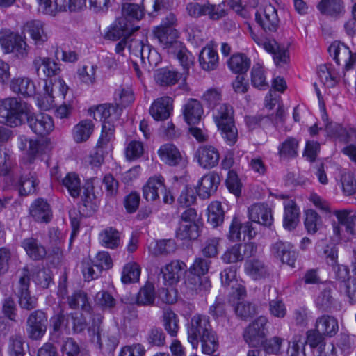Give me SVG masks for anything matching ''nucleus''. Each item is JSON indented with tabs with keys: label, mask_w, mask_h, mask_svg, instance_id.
I'll use <instances>...</instances> for the list:
<instances>
[{
	"label": "nucleus",
	"mask_w": 356,
	"mask_h": 356,
	"mask_svg": "<svg viewBox=\"0 0 356 356\" xmlns=\"http://www.w3.org/2000/svg\"><path fill=\"white\" fill-rule=\"evenodd\" d=\"M129 50L136 57H139L142 67L145 70L150 71L161 61V57L155 49L140 41H134L129 46Z\"/></svg>",
	"instance_id": "nucleus-7"
},
{
	"label": "nucleus",
	"mask_w": 356,
	"mask_h": 356,
	"mask_svg": "<svg viewBox=\"0 0 356 356\" xmlns=\"http://www.w3.org/2000/svg\"><path fill=\"white\" fill-rule=\"evenodd\" d=\"M316 329L324 336L334 337L339 330L338 321L333 316L323 315L316 319Z\"/></svg>",
	"instance_id": "nucleus-33"
},
{
	"label": "nucleus",
	"mask_w": 356,
	"mask_h": 356,
	"mask_svg": "<svg viewBox=\"0 0 356 356\" xmlns=\"http://www.w3.org/2000/svg\"><path fill=\"white\" fill-rule=\"evenodd\" d=\"M284 213L283 226L289 231L294 229L299 222L300 209L292 200L284 202Z\"/></svg>",
	"instance_id": "nucleus-26"
},
{
	"label": "nucleus",
	"mask_w": 356,
	"mask_h": 356,
	"mask_svg": "<svg viewBox=\"0 0 356 356\" xmlns=\"http://www.w3.org/2000/svg\"><path fill=\"white\" fill-rule=\"evenodd\" d=\"M115 106L122 111V108L126 107L134 101L132 90L130 88L121 87L115 92Z\"/></svg>",
	"instance_id": "nucleus-49"
},
{
	"label": "nucleus",
	"mask_w": 356,
	"mask_h": 356,
	"mask_svg": "<svg viewBox=\"0 0 356 356\" xmlns=\"http://www.w3.org/2000/svg\"><path fill=\"white\" fill-rule=\"evenodd\" d=\"M24 30L30 34L31 38L37 45H41L48 40V36L44 29V24L39 20L28 22L24 26Z\"/></svg>",
	"instance_id": "nucleus-34"
},
{
	"label": "nucleus",
	"mask_w": 356,
	"mask_h": 356,
	"mask_svg": "<svg viewBox=\"0 0 356 356\" xmlns=\"http://www.w3.org/2000/svg\"><path fill=\"white\" fill-rule=\"evenodd\" d=\"M18 281L15 284V293L18 298V302L22 309L30 311L37 307L38 298L31 296L29 291L30 270L25 266L18 270Z\"/></svg>",
	"instance_id": "nucleus-4"
},
{
	"label": "nucleus",
	"mask_w": 356,
	"mask_h": 356,
	"mask_svg": "<svg viewBox=\"0 0 356 356\" xmlns=\"http://www.w3.org/2000/svg\"><path fill=\"white\" fill-rule=\"evenodd\" d=\"M155 300V289L153 284L147 282L137 293L136 302L138 305H153Z\"/></svg>",
	"instance_id": "nucleus-45"
},
{
	"label": "nucleus",
	"mask_w": 356,
	"mask_h": 356,
	"mask_svg": "<svg viewBox=\"0 0 356 356\" xmlns=\"http://www.w3.org/2000/svg\"><path fill=\"white\" fill-rule=\"evenodd\" d=\"M115 127L111 122H105L102 124V134L97 145L106 149L108 143L114 139Z\"/></svg>",
	"instance_id": "nucleus-62"
},
{
	"label": "nucleus",
	"mask_w": 356,
	"mask_h": 356,
	"mask_svg": "<svg viewBox=\"0 0 356 356\" xmlns=\"http://www.w3.org/2000/svg\"><path fill=\"white\" fill-rule=\"evenodd\" d=\"M158 154L163 162L171 166L178 165L181 160L179 149L170 143L161 145L158 150Z\"/></svg>",
	"instance_id": "nucleus-32"
},
{
	"label": "nucleus",
	"mask_w": 356,
	"mask_h": 356,
	"mask_svg": "<svg viewBox=\"0 0 356 356\" xmlns=\"http://www.w3.org/2000/svg\"><path fill=\"white\" fill-rule=\"evenodd\" d=\"M227 63L231 71L240 75L246 73L250 68L251 62L245 54L237 53L231 56Z\"/></svg>",
	"instance_id": "nucleus-41"
},
{
	"label": "nucleus",
	"mask_w": 356,
	"mask_h": 356,
	"mask_svg": "<svg viewBox=\"0 0 356 356\" xmlns=\"http://www.w3.org/2000/svg\"><path fill=\"white\" fill-rule=\"evenodd\" d=\"M62 183L72 197L76 198L79 196L81 191V180L76 174L74 172L67 174L63 179Z\"/></svg>",
	"instance_id": "nucleus-47"
},
{
	"label": "nucleus",
	"mask_w": 356,
	"mask_h": 356,
	"mask_svg": "<svg viewBox=\"0 0 356 356\" xmlns=\"http://www.w3.org/2000/svg\"><path fill=\"white\" fill-rule=\"evenodd\" d=\"M271 253L282 263L293 266L298 257L293 245L288 242L277 241L271 245Z\"/></svg>",
	"instance_id": "nucleus-14"
},
{
	"label": "nucleus",
	"mask_w": 356,
	"mask_h": 356,
	"mask_svg": "<svg viewBox=\"0 0 356 356\" xmlns=\"http://www.w3.org/2000/svg\"><path fill=\"white\" fill-rule=\"evenodd\" d=\"M120 111L115 105L106 104H100L95 108H90L88 111L90 115H93L96 120L99 118L102 121V124L105 122H111L113 124V121L118 119Z\"/></svg>",
	"instance_id": "nucleus-22"
},
{
	"label": "nucleus",
	"mask_w": 356,
	"mask_h": 356,
	"mask_svg": "<svg viewBox=\"0 0 356 356\" xmlns=\"http://www.w3.org/2000/svg\"><path fill=\"white\" fill-rule=\"evenodd\" d=\"M221 259L226 264L242 261V244L237 243L228 248L222 255Z\"/></svg>",
	"instance_id": "nucleus-59"
},
{
	"label": "nucleus",
	"mask_w": 356,
	"mask_h": 356,
	"mask_svg": "<svg viewBox=\"0 0 356 356\" xmlns=\"http://www.w3.org/2000/svg\"><path fill=\"white\" fill-rule=\"evenodd\" d=\"M202 353L212 355L218 348V339L214 331L200 338Z\"/></svg>",
	"instance_id": "nucleus-52"
},
{
	"label": "nucleus",
	"mask_w": 356,
	"mask_h": 356,
	"mask_svg": "<svg viewBox=\"0 0 356 356\" xmlns=\"http://www.w3.org/2000/svg\"><path fill=\"white\" fill-rule=\"evenodd\" d=\"M127 33L126 24L123 19L115 22L113 24L104 35L106 39L115 41L120 39Z\"/></svg>",
	"instance_id": "nucleus-54"
},
{
	"label": "nucleus",
	"mask_w": 356,
	"mask_h": 356,
	"mask_svg": "<svg viewBox=\"0 0 356 356\" xmlns=\"http://www.w3.org/2000/svg\"><path fill=\"white\" fill-rule=\"evenodd\" d=\"M268 319L260 316L245 329L243 336L245 341L250 346L261 344L267 334Z\"/></svg>",
	"instance_id": "nucleus-8"
},
{
	"label": "nucleus",
	"mask_w": 356,
	"mask_h": 356,
	"mask_svg": "<svg viewBox=\"0 0 356 356\" xmlns=\"http://www.w3.org/2000/svg\"><path fill=\"white\" fill-rule=\"evenodd\" d=\"M248 217L251 222L270 227L273 222L272 210L267 204H254L248 208Z\"/></svg>",
	"instance_id": "nucleus-16"
},
{
	"label": "nucleus",
	"mask_w": 356,
	"mask_h": 356,
	"mask_svg": "<svg viewBox=\"0 0 356 356\" xmlns=\"http://www.w3.org/2000/svg\"><path fill=\"white\" fill-rule=\"evenodd\" d=\"M176 249L177 245L173 239L160 240L154 244L152 253L154 255L168 254L174 252Z\"/></svg>",
	"instance_id": "nucleus-61"
},
{
	"label": "nucleus",
	"mask_w": 356,
	"mask_h": 356,
	"mask_svg": "<svg viewBox=\"0 0 356 356\" xmlns=\"http://www.w3.org/2000/svg\"><path fill=\"white\" fill-rule=\"evenodd\" d=\"M94 131V124L92 120L86 119L81 120L72 129L74 140L77 143L86 142Z\"/></svg>",
	"instance_id": "nucleus-37"
},
{
	"label": "nucleus",
	"mask_w": 356,
	"mask_h": 356,
	"mask_svg": "<svg viewBox=\"0 0 356 356\" xmlns=\"http://www.w3.org/2000/svg\"><path fill=\"white\" fill-rule=\"evenodd\" d=\"M334 215L348 234L356 235V214H351L350 211L340 210L336 211Z\"/></svg>",
	"instance_id": "nucleus-43"
},
{
	"label": "nucleus",
	"mask_w": 356,
	"mask_h": 356,
	"mask_svg": "<svg viewBox=\"0 0 356 356\" xmlns=\"http://www.w3.org/2000/svg\"><path fill=\"white\" fill-rule=\"evenodd\" d=\"M47 316L42 310H35L30 314L26 321V332L31 339H41L47 331Z\"/></svg>",
	"instance_id": "nucleus-9"
},
{
	"label": "nucleus",
	"mask_w": 356,
	"mask_h": 356,
	"mask_svg": "<svg viewBox=\"0 0 356 356\" xmlns=\"http://www.w3.org/2000/svg\"><path fill=\"white\" fill-rule=\"evenodd\" d=\"M30 112V106L15 97L0 99V123L16 127L21 125L23 117Z\"/></svg>",
	"instance_id": "nucleus-1"
},
{
	"label": "nucleus",
	"mask_w": 356,
	"mask_h": 356,
	"mask_svg": "<svg viewBox=\"0 0 356 356\" xmlns=\"http://www.w3.org/2000/svg\"><path fill=\"white\" fill-rule=\"evenodd\" d=\"M242 233L249 238H254L257 234L252 222H246L243 225L239 218L234 216L229 225L227 237L232 241H241Z\"/></svg>",
	"instance_id": "nucleus-17"
},
{
	"label": "nucleus",
	"mask_w": 356,
	"mask_h": 356,
	"mask_svg": "<svg viewBox=\"0 0 356 356\" xmlns=\"http://www.w3.org/2000/svg\"><path fill=\"white\" fill-rule=\"evenodd\" d=\"M328 51L337 65H339L341 61L345 63L346 71L353 69L356 63V54H353L343 43L337 41L332 42L328 48Z\"/></svg>",
	"instance_id": "nucleus-10"
},
{
	"label": "nucleus",
	"mask_w": 356,
	"mask_h": 356,
	"mask_svg": "<svg viewBox=\"0 0 356 356\" xmlns=\"http://www.w3.org/2000/svg\"><path fill=\"white\" fill-rule=\"evenodd\" d=\"M163 326L171 337H175L179 330V320L176 314L172 310L167 309L163 312Z\"/></svg>",
	"instance_id": "nucleus-48"
},
{
	"label": "nucleus",
	"mask_w": 356,
	"mask_h": 356,
	"mask_svg": "<svg viewBox=\"0 0 356 356\" xmlns=\"http://www.w3.org/2000/svg\"><path fill=\"white\" fill-rule=\"evenodd\" d=\"M154 34L168 54H170V49H172L176 43H181L177 40L178 33L172 27H157Z\"/></svg>",
	"instance_id": "nucleus-24"
},
{
	"label": "nucleus",
	"mask_w": 356,
	"mask_h": 356,
	"mask_svg": "<svg viewBox=\"0 0 356 356\" xmlns=\"http://www.w3.org/2000/svg\"><path fill=\"white\" fill-rule=\"evenodd\" d=\"M255 19L266 32H275L279 26L280 20L277 10L271 5L265 7L263 16L257 13Z\"/></svg>",
	"instance_id": "nucleus-19"
},
{
	"label": "nucleus",
	"mask_w": 356,
	"mask_h": 356,
	"mask_svg": "<svg viewBox=\"0 0 356 356\" xmlns=\"http://www.w3.org/2000/svg\"><path fill=\"white\" fill-rule=\"evenodd\" d=\"M326 131L345 143L356 145V128H344L339 124L331 123L326 125Z\"/></svg>",
	"instance_id": "nucleus-23"
},
{
	"label": "nucleus",
	"mask_w": 356,
	"mask_h": 356,
	"mask_svg": "<svg viewBox=\"0 0 356 356\" xmlns=\"http://www.w3.org/2000/svg\"><path fill=\"white\" fill-rule=\"evenodd\" d=\"M165 285L172 286L178 283L187 272L186 264L179 260L172 261L161 269Z\"/></svg>",
	"instance_id": "nucleus-13"
},
{
	"label": "nucleus",
	"mask_w": 356,
	"mask_h": 356,
	"mask_svg": "<svg viewBox=\"0 0 356 356\" xmlns=\"http://www.w3.org/2000/svg\"><path fill=\"white\" fill-rule=\"evenodd\" d=\"M213 118L227 145H234L238 138V131L234 125L232 107L227 104H220Z\"/></svg>",
	"instance_id": "nucleus-3"
},
{
	"label": "nucleus",
	"mask_w": 356,
	"mask_h": 356,
	"mask_svg": "<svg viewBox=\"0 0 356 356\" xmlns=\"http://www.w3.org/2000/svg\"><path fill=\"white\" fill-rule=\"evenodd\" d=\"M251 82L254 87L259 89H265L268 86L264 67L259 63L254 64L251 70Z\"/></svg>",
	"instance_id": "nucleus-53"
},
{
	"label": "nucleus",
	"mask_w": 356,
	"mask_h": 356,
	"mask_svg": "<svg viewBox=\"0 0 356 356\" xmlns=\"http://www.w3.org/2000/svg\"><path fill=\"white\" fill-rule=\"evenodd\" d=\"M172 99L165 96L158 98L149 108V113L156 120H165L168 119L172 111Z\"/></svg>",
	"instance_id": "nucleus-20"
},
{
	"label": "nucleus",
	"mask_w": 356,
	"mask_h": 356,
	"mask_svg": "<svg viewBox=\"0 0 356 356\" xmlns=\"http://www.w3.org/2000/svg\"><path fill=\"white\" fill-rule=\"evenodd\" d=\"M199 226L197 223L179 222L176 229L177 238L181 241H191L198 238Z\"/></svg>",
	"instance_id": "nucleus-42"
},
{
	"label": "nucleus",
	"mask_w": 356,
	"mask_h": 356,
	"mask_svg": "<svg viewBox=\"0 0 356 356\" xmlns=\"http://www.w3.org/2000/svg\"><path fill=\"white\" fill-rule=\"evenodd\" d=\"M38 2L42 12L49 15L55 16L57 13L66 10V0H47V2L38 0Z\"/></svg>",
	"instance_id": "nucleus-46"
},
{
	"label": "nucleus",
	"mask_w": 356,
	"mask_h": 356,
	"mask_svg": "<svg viewBox=\"0 0 356 356\" xmlns=\"http://www.w3.org/2000/svg\"><path fill=\"white\" fill-rule=\"evenodd\" d=\"M97 66L84 65L80 67L77 71L78 78L80 81L88 86H92L96 82Z\"/></svg>",
	"instance_id": "nucleus-56"
},
{
	"label": "nucleus",
	"mask_w": 356,
	"mask_h": 356,
	"mask_svg": "<svg viewBox=\"0 0 356 356\" xmlns=\"http://www.w3.org/2000/svg\"><path fill=\"white\" fill-rule=\"evenodd\" d=\"M180 78L181 74L179 72L168 67L159 69L154 73V79L156 83L161 86L175 85Z\"/></svg>",
	"instance_id": "nucleus-38"
},
{
	"label": "nucleus",
	"mask_w": 356,
	"mask_h": 356,
	"mask_svg": "<svg viewBox=\"0 0 356 356\" xmlns=\"http://www.w3.org/2000/svg\"><path fill=\"white\" fill-rule=\"evenodd\" d=\"M245 271L253 280L264 279L270 275L268 267L259 259H249L245 263Z\"/></svg>",
	"instance_id": "nucleus-31"
},
{
	"label": "nucleus",
	"mask_w": 356,
	"mask_h": 356,
	"mask_svg": "<svg viewBox=\"0 0 356 356\" xmlns=\"http://www.w3.org/2000/svg\"><path fill=\"white\" fill-rule=\"evenodd\" d=\"M225 213L221 203L218 201L212 202L207 207V222L213 227L220 225L224 221Z\"/></svg>",
	"instance_id": "nucleus-44"
},
{
	"label": "nucleus",
	"mask_w": 356,
	"mask_h": 356,
	"mask_svg": "<svg viewBox=\"0 0 356 356\" xmlns=\"http://www.w3.org/2000/svg\"><path fill=\"white\" fill-rule=\"evenodd\" d=\"M318 75L321 81L327 87H334L339 80V76L325 65L319 66Z\"/></svg>",
	"instance_id": "nucleus-60"
},
{
	"label": "nucleus",
	"mask_w": 356,
	"mask_h": 356,
	"mask_svg": "<svg viewBox=\"0 0 356 356\" xmlns=\"http://www.w3.org/2000/svg\"><path fill=\"white\" fill-rule=\"evenodd\" d=\"M13 162V154L6 147L0 148V176L9 174Z\"/></svg>",
	"instance_id": "nucleus-58"
},
{
	"label": "nucleus",
	"mask_w": 356,
	"mask_h": 356,
	"mask_svg": "<svg viewBox=\"0 0 356 356\" xmlns=\"http://www.w3.org/2000/svg\"><path fill=\"white\" fill-rule=\"evenodd\" d=\"M211 261L197 258L190 266L186 278V284L196 293H206L211 288L209 280L204 277L209 269Z\"/></svg>",
	"instance_id": "nucleus-2"
},
{
	"label": "nucleus",
	"mask_w": 356,
	"mask_h": 356,
	"mask_svg": "<svg viewBox=\"0 0 356 356\" xmlns=\"http://www.w3.org/2000/svg\"><path fill=\"white\" fill-rule=\"evenodd\" d=\"M22 247L26 254L34 261L43 259L47 255L45 247L33 237H28L22 241Z\"/></svg>",
	"instance_id": "nucleus-28"
},
{
	"label": "nucleus",
	"mask_w": 356,
	"mask_h": 356,
	"mask_svg": "<svg viewBox=\"0 0 356 356\" xmlns=\"http://www.w3.org/2000/svg\"><path fill=\"white\" fill-rule=\"evenodd\" d=\"M209 317L202 314H195L188 325V341L193 348L197 349L200 343V338L212 332Z\"/></svg>",
	"instance_id": "nucleus-6"
},
{
	"label": "nucleus",
	"mask_w": 356,
	"mask_h": 356,
	"mask_svg": "<svg viewBox=\"0 0 356 356\" xmlns=\"http://www.w3.org/2000/svg\"><path fill=\"white\" fill-rule=\"evenodd\" d=\"M8 352L9 356H24V350L22 337L18 335L10 337Z\"/></svg>",
	"instance_id": "nucleus-64"
},
{
	"label": "nucleus",
	"mask_w": 356,
	"mask_h": 356,
	"mask_svg": "<svg viewBox=\"0 0 356 356\" xmlns=\"http://www.w3.org/2000/svg\"><path fill=\"white\" fill-rule=\"evenodd\" d=\"M38 184V180L35 172L24 173L17 182L20 195L26 196L35 193Z\"/></svg>",
	"instance_id": "nucleus-40"
},
{
	"label": "nucleus",
	"mask_w": 356,
	"mask_h": 356,
	"mask_svg": "<svg viewBox=\"0 0 356 356\" xmlns=\"http://www.w3.org/2000/svg\"><path fill=\"white\" fill-rule=\"evenodd\" d=\"M27 123L31 129L37 135L46 136L54 129L53 118L48 114H31V111L26 115Z\"/></svg>",
	"instance_id": "nucleus-12"
},
{
	"label": "nucleus",
	"mask_w": 356,
	"mask_h": 356,
	"mask_svg": "<svg viewBox=\"0 0 356 356\" xmlns=\"http://www.w3.org/2000/svg\"><path fill=\"white\" fill-rule=\"evenodd\" d=\"M220 179L218 174L212 172L204 175L199 181L197 193L202 199L209 198L217 190Z\"/></svg>",
	"instance_id": "nucleus-21"
},
{
	"label": "nucleus",
	"mask_w": 356,
	"mask_h": 356,
	"mask_svg": "<svg viewBox=\"0 0 356 356\" xmlns=\"http://www.w3.org/2000/svg\"><path fill=\"white\" fill-rule=\"evenodd\" d=\"M221 283L225 287L230 288V293L236 298H243L246 296L245 287L241 281L236 279V268L229 266L220 273Z\"/></svg>",
	"instance_id": "nucleus-11"
},
{
	"label": "nucleus",
	"mask_w": 356,
	"mask_h": 356,
	"mask_svg": "<svg viewBox=\"0 0 356 356\" xmlns=\"http://www.w3.org/2000/svg\"><path fill=\"white\" fill-rule=\"evenodd\" d=\"M0 44L6 53H13L17 57L23 58L27 56L29 48L24 38L10 29L0 31Z\"/></svg>",
	"instance_id": "nucleus-5"
},
{
	"label": "nucleus",
	"mask_w": 356,
	"mask_h": 356,
	"mask_svg": "<svg viewBox=\"0 0 356 356\" xmlns=\"http://www.w3.org/2000/svg\"><path fill=\"white\" fill-rule=\"evenodd\" d=\"M321 13L337 19L345 13L343 0H321L317 5Z\"/></svg>",
	"instance_id": "nucleus-25"
},
{
	"label": "nucleus",
	"mask_w": 356,
	"mask_h": 356,
	"mask_svg": "<svg viewBox=\"0 0 356 356\" xmlns=\"http://www.w3.org/2000/svg\"><path fill=\"white\" fill-rule=\"evenodd\" d=\"M140 275V268L136 263L127 264L122 272V282L129 284L138 281Z\"/></svg>",
	"instance_id": "nucleus-51"
},
{
	"label": "nucleus",
	"mask_w": 356,
	"mask_h": 356,
	"mask_svg": "<svg viewBox=\"0 0 356 356\" xmlns=\"http://www.w3.org/2000/svg\"><path fill=\"white\" fill-rule=\"evenodd\" d=\"M199 62L204 70H215L218 65V54L216 49L209 45L204 47L200 53Z\"/></svg>",
	"instance_id": "nucleus-30"
},
{
	"label": "nucleus",
	"mask_w": 356,
	"mask_h": 356,
	"mask_svg": "<svg viewBox=\"0 0 356 356\" xmlns=\"http://www.w3.org/2000/svg\"><path fill=\"white\" fill-rule=\"evenodd\" d=\"M175 45L170 49L169 54L179 61L185 71H188L193 65L194 57L182 43H176Z\"/></svg>",
	"instance_id": "nucleus-35"
},
{
	"label": "nucleus",
	"mask_w": 356,
	"mask_h": 356,
	"mask_svg": "<svg viewBox=\"0 0 356 356\" xmlns=\"http://www.w3.org/2000/svg\"><path fill=\"white\" fill-rule=\"evenodd\" d=\"M99 240L102 246L115 249L120 245V234L113 227H107L99 233Z\"/></svg>",
	"instance_id": "nucleus-39"
},
{
	"label": "nucleus",
	"mask_w": 356,
	"mask_h": 356,
	"mask_svg": "<svg viewBox=\"0 0 356 356\" xmlns=\"http://www.w3.org/2000/svg\"><path fill=\"white\" fill-rule=\"evenodd\" d=\"M203 113V108L200 102L196 99H191L185 104L184 115L188 124H195L200 122Z\"/></svg>",
	"instance_id": "nucleus-36"
},
{
	"label": "nucleus",
	"mask_w": 356,
	"mask_h": 356,
	"mask_svg": "<svg viewBox=\"0 0 356 356\" xmlns=\"http://www.w3.org/2000/svg\"><path fill=\"white\" fill-rule=\"evenodd\" d=\"M298 141L294 138H288L278 147L281 158H293L298 154Z\"/></svg>",
	"instance_id": "nucleus-50"
},
{
	"label": "nucleus",
	"mask_w": 356,
	"mask_h": 356,
	"mask_svg": "<svg viewBox=\"0 0 356 356\" xmlns=\"http://www.w3.org/2000/svg\"><path fill=\"white\" fill-rule=\"evenodd\" d=\"M29 214L35 222L40 223H49L53 218L50 204L42 198H38L31 203Z\"/></svg>",
	"instance_id": "nucleus-15"
},
{
	"label": "nucleus",
	"mask_w": 356,
	"mask_h": 356,
	"mask_svg": "<svg viewBox=\"0 0 356 356\" xmlns=\"http://www.w3.org/2000/svg\"><path fill=\"white\" fill-rule=\"evenodd\" d=\"M165 189L164 178L159 175L151 177L143 187V195L147 201H155L159 198V191Z\"/></svg>",
	"instance_id": "nucleus-27"
},
{
	"label": "nucleus",
	"mask_w": 356,
	"mask_h": 356,
	"mask_svg": "<svg viewBox=\"0 0 356 356\" xmlns=\"http://www.w3.org/2000/svg\"><path fill=\"white\" fill-rule=\"evenodd\" d=\"M10 88L13 92L21 95L24 97H32L35 94L34 83L26 77L12 79Z\"/></svg>",
	"instance_id": "nucleus-29"
},
{
	"label": "nucleus",
	"mask_w": 356,
	"mask_h": 356,
	"mask_svg": "<svg viewBox=\"0 0 356 356\" xmlns=\"http://www.w3.org/2000/svg\"><path fill=\"white\" fill-rule=\"evenodd\" d=\"M309 309L305 306L298 307L293 309L291 316L292 322L297 326L305 327L308 324Z\"/></svg>",
	"instance_id": "nucleus-63"
},
{
	"label": "nucleus",
	"mask_w": 356,
	"mask_h": 356,
	"mask_svg": "<svg viewBox=\"0 0 356 356\" xmlns=\"http://www.w3.org/2000/svg\"><path fill=\"white\" fill-rule=\"evenodd\" d=\"M321 224V218L314 210L309 209L305 212V226L308 232L316 233Z\"/></svg>",
	"instance_id": "nucleus-57"
},
{
	"label": "nucleus",
	"mask_w": 356,
	"mask_h": 356,
	"mask_svg": "<svg viewBox=\"0 0 356 356\" xmlns=\"http://www.w3.org/2000/svg\"><path fill=\"white\" fill-rule=\"evenodd\" d=\"M199 165L204 168H212L216 166L220 160L217 149L211 145L200 146L195 153Z\"/></svg>",
	"instance_id": "nucleus-18"
},
{
	"label": "nucleus",
	"mask_w": 356,
	"mask_h": 356,
	"mask_svg": "<svg viewBox=\"0 0 356 356\" xmlns=\"http://www.w3.org/2000/svg\"><path fill=\"white\" fill-rule=\"evenodd\" d=\"M122 14L128 21L140 20L143 18L144 12L139 5L126 3L122 5Z\"/></svg>",
	"instance_id": "nucleus-55"
}]
</instances>
